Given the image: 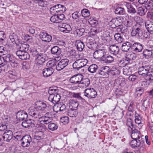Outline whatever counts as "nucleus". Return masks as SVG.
Segmentation results:
<instances>
[{
	"label": "nucleus",
	"instance_id": "f257e3e1",
	"mask_svg": "<svg viewBox=\"0 0 153 153\" xmlns=\"http://www.w3.org/2000/svg\"><path fill=\"white\" fill-rule=\"evenodd\" d=\"M47 107L46 103L42 101H37L35 107H30L28 109L29 115L33 117H39L40 111H46Z\"/></svg>",
	"mask_w": 153,
	"mask_h": 153
},
{
	"label": "nucleus",
	"instance_id": "f03ea898",
	"mask_svg": "<svg viewBox=\"0 0 153 153\" xmlns=\"http://www.w3.org/2000/svg\"><path fill=\"white\" fill-rule=\"evenodd\" d=\"M147 33L146 32L145 33L141 25L137 23L133 27L131 34L133 36H136L141 39H146L148 37Z\"/></svg>",
	"mask_w": 153,
	"mask_h": 153
},
{
	"label": "nucleus",
	"instance_id": "7ed1b4c3",
	"mask_svg": "<svg viewBox=\"0 0 153 153\" xmlns=\"http://www.w3.org/2000/svg\"><path fill=\"white\" fill-rule=\"evenodd\" d=\"M143 140L133 139L130 143V145L132 148H136L135 150L137 153H140L145 149Z\"/></svg>",
	"mask_w": 153,
	"mask_h": 153
},
{
	"label": "nucleus",
	"instance_id": "20e7f679",
	"mask_svg": "<svg viewBox=\"0 0 153 153\" xmlns=\"http://www.w3.org/2000/svg\"><path fill=\"white\" fill-rule=\"evenodd\" d=\"M33 53L36 57V62H37V64L42 66V64L44 63L47 58L46 54L39 52L37 50H35Z\"/></svg>",
	"mask_w": 153,
	"mask_h": 153
},
{
	"label": "nucleus",
	"instance_id": "39448f33",
	"mask_svg": "<svg viewBox=\"0 0 153 153\" xmlns=\"http://www.w3.org/2000/svg\"><path fill=\"white\" fill-rule=\"evenodd\" d=\"M125 60L127 61V63H125L124 60L121 61L120 64H121V66L122 67L126 66L130 61L135 59L136 58V56L134 53H128L125 55Z\"/></svg>",
	"mask_w": 153,
	"mask_h": 153
},
{
	"label": "nucleus",
	"instance_id": "423d86ee",
	"mask_svg": "<svg viewBox=\"0 0 153 153\" xmlns=\"http://www.w3.org/2000/svg\"><path fill=\"white\" fill-rule=\"evenodd\" d=\"M97 94L96 91L93 88H88L84 91V95L90 99L95 98Z\"/></svg>",
	"mask_w": 153,
	"mask_h": 153
},
{
	"label": "nucleus",
	"instance_id": "0eeeda50",
	"mask_svg": "<svg viewBox=\"0 0 153 153\" xmlns=\"http://www.w3.org/2000/svg\"><path fill=\"white\" fill-rule=\"evenodd\" d=\"M69 62V60L68 59H62L56 65V69L59 71H61L68 65Z\"/></svg>",
	"mask_w": 153,
	"mask_h": 153
},
{
	"label": "nucleus",
	"instance_id": "6e6552de",
	"mask_svg": "<svg viewBox=\"0 0 153 153\" xmlns=\"http://www.w3.org/2000/svg\"><path fill=\"white\" fill-rule=\"evenodd\" d=\"M83 77L82 75L78 74L72 76L70 79V82L71 83L78 84L79 85V84L81 82Z\"/></svg>",
	"mask_w": 153,
	"mask_h": 153
},
{
	"label": "nucleus",
	"instance_id": "1a4fd4ad",
	"mask_svg": "<svg viewBox=\"0 0 153 153\" xmlns=\"http://www.w3.org/2000/svg\"><path fill=\"white\" fill-rule=\"evenodd\" d=\"M22 125L24 128L30 129L31 128L34 127L35 126V121L31 119L25 120L22 123Z\"/></svg>",
	"mask_w": 153,
	"mask_h": 153
},
{
	"label": "nucleus",
	"instance_id": "9d476101",
	"mask_svg": "<svg viewBox=\"0 0 153 153\" xmlns=\"http://www.w3.org/2000/svg\"><path fill=\"white\" fill-rule=\"evenodd\" d=\"M122 22L121 18L117 17L116 18L113 19L109 22L111 27L114 28L120 25Z\"/></svg>",
	"mask_w": 153,
	"mask_h": 153
},
{
	"label": "nucleus",
	"instance_id": "9b49d317",
	"mask_svg": "<svg viewBox=\"0 0 153 153\" xmlns=\"http://www.w3.org/2000/svg\"><path fill=\"white\" fill-rule=\"evenodd\" d=\"M51 52L52 54L57 56L56 57L55 59L56 60H59L60 57L59 55H60L62 52L61 49L58 46H55L51 48Z\"/></svg>",
	"mask_w": 153,
	"mask_h": 153
},
{
	"label": "nucleus",
	"instance_id": "f8f14e48",
	"mask_svg": "<svg viewBox=\"0 0 153 153\" xmlns=\"http://www.w3.org/2000/svg\"><path fill=\"white\" fill-rule=\"evenodd\" d=\"M21 143V145L23 147H28L32 141L31 137L29 135L23 136V138Z\"/></svg>",
	"mask_w": 153,
	"mask_h": 153
},
{
	"label": "nucleus",
	"instance_id": "ddd939ff",
	"mask_svg": "<svg viewBox=\"0 0 153 153\" xmlns=\"http://www.w3.org/2000/svg\"><path fill=\"white\" fill-rule=\"evenodd\" d=\"M39 36L42 41L47 42H49L52 39V36L51 35L46 33L41 32Z\"/></svg>",
	"mask_w": 153,
	"mask_h": 153
},
{
	"label": "nucleus",
	"instance_id": "4468645a",
	"mask_svg": "<svg viewBox=\"0 0 153 153\" xmlns=\"http://www.w3.org/2000/svg\"><path fill=\"white\" fill-rule=\"evenodd\" d=\"M61 98V96L59 94H54V95H50L48 99L53 104L55 105L57 104Z\"/></svg>",
	"mask_w": 153,
	"mask_h": 153
},
{
	"label": "nucleus",
	"instance_id": "2eb2a0df",
	"mask_svg": "<svg viewBox=\"0 0 153 153\" xmlns=\"http://www.w3.org/2000/svg\"><path fill=\"white\" fill-rule=\"evenodd\" d=\"M13 135L12 131L6 130L4 132L3 135L1 137L4 141L9 142L12 138Z\"/></svg>",
	"mask_w": 153,
	"mask_h": 153
},
{
	"label": "nucleus",
	"instance_id": "dca6fc26",
	"mask_svg": "<svg viewBox=\"0 0 153 153\" xmlns=\"http://www.w3.org/2000/svg\"><path fill=\"white\" fill-rule=\"evenodd\" d=\"M16 54L19 58L21 59H26L29 58V55L27 52L20 49L16 52Z\"/></svg>",
	"mask_w": 153,
	"mask_h": 153
},
{
	"label": "nucleus",
	"instance_id": "f3484780",
	"mask_svg": "<svg viewBox=\"0 0 153 153\" xmlns=\"http://www.w3.org/2000/svg\"><path fill=\"white\" fill-rule=\"evenodd\" d=\"M82 40L86 44V46L89 49H93L94 47V44L91 41L92 39L90 37H84L82 39Z\"/></svg>",
	"mask_w": 153,
	"mask_h": 153
},
{
	"label": "nucleus",
	"instance_id": "a211bd4d",
	"mask_svg": "<svg viewBox=\"0 0 153 153\" xmlns=\"http://www.w3.org/2000/svg\"><path fill=\"white\" fill-rule=\"evenodd\" d=\"M131 131H132L131 137L132 139L143 140L140 132L134 128Z\"/></svg>",
	"mask_w": 153,
	"mask_h": 153
},
{
	"label": "nucleus",
	"instance_id": "6ab92c4d",
	"mask_svg": "<svg viewBox=\"0 0 153 153\" xmlns=\"http://www.w3.org/2000/svg\"><path fill=\"white\" fill-rule=\"evenodd\" d=\"M132 44L130 42L126 41L123 43L122 45L121 49L123 52H127L131 49V50Z\"/></svg>",
	"mask_w": 153,
	"mask_h": 153
},
{
	"label": "nucleus",
	"instance_id": "aec40b11",
	"mask_svg": "<svg viewBox=\"0 0 153 153\" xmlns=\"http://www.w3.org/2000/svg\"><path fill=\"white\" fill-rule=\"evenodd\" d=\"M149 65L143 66L139 68V74L142 76H146L149 72Z\"/></svg>",
	"mask_w": 153,
	"mask_h": 153
},
{
	"label": "nucleus",
	"instance_id": "412c9836",
	"mask_svg": "<svg viewBox=\"0 0 153 153\" xmlns=\"http://www.w3.org/2000/svg\"><path fill=\"white\" fill-rule=\"evenodd\" d=\"M105 52L104 49H100L94 51L93 54V56L94 58H100L102 60V58L103 57Z\"/></svg>",
	"mask_w": 153,
	"mask_h": 153
},
{
	"label": "nucleus",
	"instance_id": "4be33fe9",
	"mask_svg": "<svg viewBox=\"0 0 153 153\" xmlns=\"http://www.w3.org/2000/svg\"><path fill=\"white\" fill-rule=\"evenodd\" d=\"M143 46L140 43L138 42L132 44L131 51L137 53L140 52L143 49Z\"/></svg>",
	"mask_w": 153,
	"mask_h": 153
},
{
	"label": "nucleus",
	"instance_id": "5701e85b",
	"mask_svg": "<svg viewBox=\"0 0 153 153\" xmlns=\"http://www.w3.org/2000/svg\"><path fill=\"white\" fill-rule=\"evenodd\" d=\"M109 70L108 66L102 67L99 69L98 73L101 75L107 76L109 75Z\"/></svg>",
	"mask_w": 153,
	"mask_h": 153
},
{
	"label": "nucleus",
	"instance_id": "b1692460",
	"mask_svg": "<svg viewBox=\"0 0 153 153\" xmlns=\"http://www.w3.org/2000/svg\"><path fill=\"white\" fill-rule=\"evenodd\" d=\"M9 38L12 42L13 44H16V45L19 44L21 41L18 35L14 33L11 34L9 36Z\"/></svg>",
	"mask_w": 153,
	"mask_h": 153
},
{
	"label": "nucleus",
	"instance_id": "393cba45",
	"mask_svg": "<svg viewBox=\"0 0 153 153\" xmlns=\"http://www.w3.org/2000/svg\"><path fill=\"white\" fill-rule=\"evenodd\" d=\"M90 83L89 79L88 78H83L82 79L81 82L78 85V86L80 88H86L88 86Z\"/></svg>",
	"mask_w": 153,
	"mask_h": 153
},
{
	"label": "nucleus",
	"instance_id": "a878e982",
	"mask_svg": "<svg viewBox=\"0 0 153 153\" xmlns=\"http://www.w3.org/2000/svg\"><path fill=\"white\" fill-rule=\"evenodd\" d=\"M28 115L27 113L23 111H19L16 114V118L19 120H23L27 119Z\"/></svg>",
	"mask_w": 153,
	"mask_h": 153
},
{
	"label": "nucleus",
	"instance_id": "bb28decb",
	"mask_svg": "<svg viewBox=\"0 0 153 153\" xmlns=\"http://www.w3.org/2000/svg\"><path fill=\"white\" fill-rule=\"evenodd\" d=\"M109 50L111 53L114 55L117 54L120 51L119 47L116 45H112L109 47Z\"/></svg>",
	"mask_w": 153,
	"mask_h": 153
},
{
	"label": "nucleus",
	"instance_id": "cd10ccee",
	"mask_svg": "<svg viewBox=\"0 0 153 153\" xmlns=\"http://www.w3.org/2000/svg\"><path fill=\"white\" fill-rule=\"evenodd\" d=\"M17 46L19 47V49L26 52L28 50L30 47L29 44H28L27 42H22L21 40Z\"/></svg>",
	"mask_w": 153,
	"mask_h": 153
},
{
	"label": "nucleus",
	"instance_id": "c85d7f7f",
	"mask_svg": "<svg viewBox=\"0 0 153 153\" xmlns=\"http://www.w3.org/2000/svg\"><path fill=\"white\" fill-rule=\"evenodd\" d=\"M9 60L8 62L10 63L12 66L13 67H16L18 64V60L13 55H10V58L9 59Z\"/></svg>",
	"mask_w": 153,
	"mask_h": 153
},
{
	"label": "nucleus",
	"instance_id": "c756f323",
	"mask_svg": "<svg viewBox=\"0 0 153 153\" xmlns=\"http://www.w3.org/2000/svg\"><path fill=\"white\" fill-rule=\"evenodd\" d=\"M145 26L148 31L151 34L153 33V22L150 21H146Z\"/></svg>",
	"mask_w": 153,
	"mask_h": 153
},
{
	"label": "nucleus",
	"instance_id": "7c9ffc66",
	"mask_svg": "<svg viewBox=\"0 0 153 153\" xmlns=\"http://www.w3.org/2000/svg\"><path fill=\"white\" fill-rule=\"evenodd\" d=\"M53 70L52 68H44L42 71L43 76L45 77L51 76L53 73Z\"/></svg>",
	"mask_w": 153,
	"mask_h": 153
},
{
	"label": "nucleus",
	"instance_id": "2f4dec72",
	"mask_svg": "<svg viewBox=\"0 0 153 153\" xmlns=\"http://www.w3.org/2000/svg\"><path fill=\"white\" fill-rule=\"evenodd\" d=\"M125 5L127 8L128 13L134 14L136 13L135 9L133 7L131 4L128 2H126Z\"/></svg>",
	"mask_w": 153,
	"mask_h": 153
},
{
	"label": "nucleus",
	"instance_id": "473e14b6",
	"mask_svg": "<svg viewBox=\"0 0 153 153\" xmlns=\"http://www.w3.org/2000/svg\"><path fill=\"white\" fill-rule=\"evenodd\" d=\"M114 60V57L109 55L106 54V52L102 58V60L105 61L106 63H111Z\"/></svg>",
	"mask_w": 153,
	"mask_h": 153
},
{
	"label": "nucleus",
	"instance_id": "72a5a7b5",
	"mask_svg": "<svg viewBox=\"0 0 153 153\" xmlns=\"http://www.w3.org/2000/svg\"><path fill=\"white\" fill-rule=\"evenodd\" d=\"M75 45L76 46L77 50L80 51H82L85 47L84 42L82 40H76Z\"/></svg>",
	"mask_w": 153,
	"mask_h": 153
},
{
	"label": "nucleus",
	"instance_id": "f704fd0d",
	"mask_svg": "<svg viewBox=\"0 0 153 153\" xmlns=\"http://www.w3.org/2000/svg\"><path fill=\"white\" fill-rule=\"evenodd\" d=\"M78 112L76 109H70L68 110V115L70 117H76L77 115Z\"/></svg>",
	"mask_w": 153,
	"mask_h": 153
},
{
	"label": "nucleus",
	"instance_id": "c9c22d12",
	"mask_svg": "<svg viewBox=\"0 0 153 153\" xmlns=\"http://www.w3.org/2000/svg\"><path fill=\"white\" fill-rule=\"evenodd\" d=\"M98 69V67L97 65L95 64L91 65L88 68V71L92 73L96 72Z\"/></svg>",
	"mask_w": 153,
	"mask_h": 153
},
{
	"label": "nucleus",
	"instance_id": "e433bc0d",
	"mask_svg": "<svg viewBox=\"0 0 153 153\" xmlns=\"http://www.w3.org/2000/svg\"><path fill=\"white\" fill-rule=\"evenodd\" d=\"M64 27H62L61 29V31L65 33L69 32L71 30V28L70 26L68 24H65L63 25Z\"/></svg>",
	"mask_w": 153,
	"mask_h": 153
},
{
	"label": "nucleus",
	"instance_id": "4c0bfd02",
	"mask_svg": "<svg viewBox=\"0 0 153 153\" xmlns=\"http://www.w3.org/2000/svg\"><path fill=\"white\" fill-rule=\"evenodd\" d=\"M114 37L115 39L119 43H121L124 40V38L121 35V34L118 33L114 34Z\"/></svg>",
	"mask_w": 153,
	"mask_h": 153
},
{
	"label": "nucleus",
	"instance_id": "58836bf2",
	"mask_svg": "<svg viewBox=\"0 0 153 153\" xmlns=\"http://www.w3.org/2000/svg\"><path fill=\"white\" fill-rule=\"evenodd\" d=\"M55 7L57 9L58 8L59 9V10L56 11V12H58V13H59L58 12H59L60 13H63L66 10V9L65 7H64L63 5L60 4L55 5Z\"/></svg>",
	"mask_w": 153,
	"mask_h": 153
},
{
	"label": "nucleus",
	"instance_id": "ea45409f",
	"mask_svg": "<svg viewBox=\"0 0 153 153\" xmlns=\"http://www.w3.org/2000/svg\"><path fill=\"white\" fill-rule=\"evenodd\" d=\"M146 11L147 10H145L142 7H139L137 9V13L138 14L142 16L145 15Z\"/></svg>",
	"mask_w": 153,
	"mask_h": 153
},
{
	"label": "nucleus",
	"instance_id": "a19ab883",
	"mask_svg": "<svg viewBox=\"0 0 153 153\" xmlns=\"http://www.w3.org/2000/svg\"><path fill=\"white\" fill-rule=\"evenodd\" d=\"M143 54L146 58L148 59L152 56V52L151 50L146 49L143 51Z\"/></svg>",
	"mask_w": 153,
	"mask_h": 153
},
{
	"label": "nucleus",
	"instance_id": "79ce46f5",
	"mask_svg": "<svg viewBox=\"0 0 153 153\" xmlns=\"http://www.w3.org/2000/svg\"><path fill=\"white\" fill-rule=\"evenodd\" d=\"M44 133L41 131L37 132L35 133L34 137L35 139L37 140H40L42 139L44 137Z\"/></svg>",
	"mask_w": 153,
	"mask_h": 153
},
{
	"label": "nucleus",
	"instance_id": "37998d69",
	"mask_svg": "<svg viewBox=\"0 0 153 153\" xmlns=\"http://www.w3.org/2000/svg\"><path fill=\"white\" fill-rule=\"evenodd\" d=\"M126 125L131 129V130H132L134 128L133 120L131 118L127 119L126 121Z\"/></svg>",
	"mask_w": 153,
	"mask_h": 153
},
{
	"label": "nucleus",
	"instance_id": "c03bdc74",
	"mask_svg": "<svg viewBox=\"0 0 153 153\" xmlns=\"http://www.w3.org/2000/svg\"><path fill=\"white\" fill-rule=\"evenodd\" d=\"M115 13L116 14L121 15L125 14V11L124 9L122 7H118L115 10Z\"/></svg>",
	"mask_w": 153,
	"mask_h": 153
},
{
	"label": "nucleus",
	"instance_id": "a18cd8bd",
	"mask_svg": "<svg viewBox=\"0 0 153 153\" xmlns=\"http://www.w3.org/2000/svg\"><path fill=\"white\" fill-rule=\"evenodd\" d=\"M145 7L147 10H152L153 9V0L149 1L147 4H145Z\"/></svg>",
	"mask_w": 153,
	"mask_h": 153
},
{
	"label": "nucleus",
	"instance_id": "49530a36",
	"mask_svg": "<svg viewBox=\"0 0 153 153\" xmlns=\"http://www.w3.org/2000/svg\"><path fill=\"white\" fill-rule=\"evenodd\" d=\"M72 66L74 69H76L78 70L81 68L79 59L77 60L73 63Z\"/></svg>",
	"mask_w": 153,
	"mask_h": 153
},
{
	"label": "nucleus",
	"instance_id": "de8ad7c7",
	"mask_svg": "<svg viewBox=\"0 0 153 153\" xmlns=\"http://www.w3.org/2000/svg\"><path fill=\"white\" fill-rule=\"evenodd\" d=\"M57 124L54 123H51L48 125V128L51 131H54L58 128Z\"/></svg>",
	"mask_w": 153,
	"mask_h": 153
},
{
	"label": "nucleus",
	"instance_id": "09e8293b",
	"mask_svg": "<svg viewBox=\"0 0 153 153\" xmlns=\"http://www.w3.org/2000/svg\"><path fill=\"white\" fill-rule=\"evenodd\" d=\"M124 23L125 26L127 27H131L132 26L133 24V22L131 19H129L128 17V19H126L124 21Z\"/></svg>",
	"mask_w": 153,
	"mask_h": 153
},
{
	"label": "nucleus",
	"instance_id": "8fccbe9b",
	"mask_svg": "<svg viewBox=\"0 0 153 153\" xmlns=\"http://www.w3.org/2000/svg\"><path fill=\"white\" fill-rule=\"evenodd\" d=\"M79 59L81 68L85 66L88 63V60L86 59Z\"/></svg>",
	"mask_w": 153,
	"mask_h": 153
},
{
	"label": "nucleus",
	"instance_id": "3c124183",
	"mask_svg": "<svg viewBox=\"0 0 153 153\" xmlns=\"http://www.w3.org/2000/svg\"><path fill=\"white\" fill-rule=\"evenodd\" d=\"M82 16L84 17H86L90 16L89 11L87 9H84L81 11Z\"/></svg>",
	"mask_w": 153,
	"mask_h": 153
},
{
	"label": "nucleus",
	"instance_id": "603ef678",
	"mask_svg": "<svg viewBox=\"0 0 153 153\" xmlns=\"http://www.w3.org/2000/svg\"><path fill=\"white\" fill-rule=\"evenodd\" d=\"M143 92V90L141 87H137L136 89L135 94L137 96H140Z\"/></svg>",
	"mask_w": 153,
	"mask_h": 153
},
{
	"label": "nucleus",
	"instance_id": "864d4df0",
	"mask_svg": "<svg viewBox=\"0 0 153 153\" xmlns=\"http://www.w3.org/2000/svg\"><path fill=\"white\" fill-rule=\"evenodd\" d=\"M2 123L7 125L10 119V117L7 115H4L2 117Z\"/></svg>",
	"mask_w": 153,
	"mask_h": 153
},
{
	"label": "nucleus",
	"instance_id": "5fc2aeb1",
	"mask_svg": "<svg viewBox=\"0 0 153 153\" xmlns=\"http://www.w3.org/2000/svg\"><path fill=\"white\" fill-rule=\"evenodd\" d=\"M72 96L75 98H76L79 100H84V99L81 96L80 93H72Z\"/></svg>",
	"mask_w": 153,
	"mask_h": 153
},
{
	"label": "nucleus",
	"instance_id": "6e6d98bb",
	"mask_svg": "<svg viewBox=\"0 0 153 153\" xmlns=\"http://www.w3.org/2000/svg\"><path fill=\"white\" fill-rule=\"evenodd\" d=\"M60 121L64 124H67L69 121V118L67 116L63 117L60 118Z\"/></svg>",
	"mask_w": 153,
	"mask_h": 153
},
{
	"label": "nucleus",
	"instance_id": "4d7b16f0",
	"mask_svg": "<svg viewBox=\"0 0 153 153\" xmlns=\"http://www.w3.org/2000/svg\"><path fill=\"white\" fill-rule=\"evenodd\" d=\"M11 54H4L2 57L3 59L4 60V62L5 63H7L9 60V59L10 58V55Z\"/></svg>",
	"mask_w": 153,
	"mask_h": 153
},
{
	"label": "nucleus",
	"instance_id": "13d9d810",
	"mask_svg": "<svg viewBox=\"0 0 153 153\" xmlns=\"http://www.w3.org/2000/svg\"><path fill=\"white\" fill-rule=\"evenodd\" d=\"M84 31L83 29H77L75 31V34H76L77 36H80L83 35Z\"/></svg>",
	"mask_w": 153,
	"mask_h": 153
},
{
	"label": "nucleus",
	"instance_id": "bf43d9fd",
	"mask_svg": "<svg viewBox=\"0 0 153 153\" xmlns=\"http://www.w3.org/2000/svg\"><path fill=\"white\" fill-rule=\"evenodd\" d=\"M7 48L3 46H0V55H4L7 53Z\"/></svg>",
	"mask_w": 153,
	"mask_h": 153
},
{
	"label": "nucleus",
	"instance_id": "052dcab7",
	"mask_svg": "<svg viewBox=\"0 0 153 153\" xmlns=\"http://www.w3.org/2000/svg\"><path fill=\"white\" fill-rule=\"evenodd\" d=\"M5 39V34L4 31H0V43H2Z\"/></svg>",
	"mask_w": 153,
	"mask_h": 153
},
{
	"label": "nucleus",
	"instance_id": "680f3d73",
	"mask_svg": "<svg viewBox=\"0 0 153 153\" xmlns=\"http://www.w3.org/2000/svg\"><path fill=\"white\" fill-rule=\"evenodd\" d=\"M35 118H38L39 119V121H40V123L41 124H45V116H42L41 113L39 114V117H34Z\"/></svg>",
	"mask_w": 153,
	"mask_h": 153
},
{
	"label": "nucleus",
	"instance_id": "e2e57ef3",
	"mask_svg": "<svg viewBox=\"0 0 153 153\" xmlns=\"http://www.w3.org/2000/svg\"><path fill=\"white\" fill-rule=\"evenodd\" d=\"M146 78L148 80H153V71H151L148 73L147 75L146 76Z\"/></svg>",
	"mask_w": 153,
	"mask_h": 153
},
{
	"label": "nucleus",
	"instance_id": "0e129e2a",
	"mask_svg": "<svg viewBox=\"0 0 153 153\" xmlns=\"http://www.w3.org/2000/svg\"><path fill=\"white\" fill-rule=\"evenodd\" d=\"M58 90H56V89H54L53 88H50L49 89L48 91V93L50 94V95H53L54 94H58Z\"/></svg>",
	"mask_w": 153,
	"mask_h": 153
},
{
	"label": "nucleus",
	"instance_id": "69168bd1",
	"mask_svg": "<svg viewBox=\"0 0 153 153\" xmlns=\"http://www.w3.org/2000/svg\"><path fill=\"white\" fill-rule=\"evenodd\" d=\"M57 16L58 21H59V23L61 22L63 20L65 19V17L64 14L62 13H61V14H58L56 15Z\"/></svg>",
	"mask_w": 153,
	"mask_h": 153
},
{
	"label": "nucleus",
	"instance_id": "338daca9",
	"mask_svg": "<svg viewBox=\"0 0 153 153\" xmlns=\"http://www.w3.org/2000/svg\"><path fill=\"white\" fill-rule=\"evenodd\" d=\"M50 20L53 22L56 23H59V21H58L57 16L56 15L52 16Z\"/></svg>",
	"mask_w": 153,
	"mask_h": 153
},
{
	"label": "nucleus",
	"instance_id": "774afa93",
	"mask_svg": "<svg viewBox=\"0 0 153 153\" xmlns=\"http://www.w3.org/2000/svg\"><path fill=\"white\" fill-rule=\"evenodd\" d=\"M138 76L134 74H132L130 75L128 77V79L134 82L136 80H137L138 79Z\"/></svg>",
	"mask_w": 153,
	"mask_h": 153
}]
</instances>
